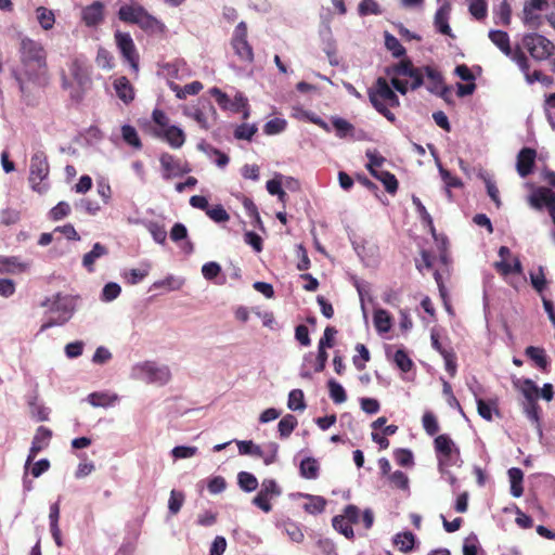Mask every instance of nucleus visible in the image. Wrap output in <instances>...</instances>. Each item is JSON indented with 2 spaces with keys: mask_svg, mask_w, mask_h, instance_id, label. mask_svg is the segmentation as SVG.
<instances>
[{
  "mask_svg": "<svg viewBox=\"0 0 555 555\" xmlns=\"http://www.w3.org/2000/svg\"><path fill=\"white\" fill-rule=\"evenodd\" d=\"M114 38L124 60L129 63L134 73H138L140 56L130 34L117 30Z\"/></svg>",
  "mask_w": 555,
  "mask_h": 555,
  "instance_id": "obj_9",
  "label": "nucleus"
},
{
  "mask_svg": "<svg viewBox=\"0 0 555 555\" xmlns=\"http://www.w3.org/2000/svg\"><path fill=\"white\" fill-rule=\"evenodd\" d=\"M114 89L116 91L117 96L125 104H129L133 101L134 89L127 77L121 76V77L115 79Z\"/></svg>",
  "mask_w": 555,
  "mask_h": 555,
  "instance_id": "obj_27",
  "label": "nucleus"
},
{
  "mask_svg": "<svg viewBox=\"0 0 555 555\" xmlns=\"http://www.w3.org/2000/svg\"><path fill=\"white\" fill-rule=\"evenodd\" d=\"M333 528L343 534L348 540L354 539V531L352 529L351 524L346 519L345 516L336 515L332 519Z\"/></svg>",
  "mask_w": 555,
  "mask_h": 555,
  "instance_id": "obj_35",
  "label": "nucleus"
},
{
  "mask_svg": "<svg viewBox=\"0 0 555 555\" xmlns=\"http://www.w3.org/2000/svg\"><path fill=\"white\" fill-rule=\"evenodd\" d=\"M415 537L411 531L397 533L393 538V544L403 553L411 552L414 547Z\"/></svg>",
  "mask_w": 555,
  "mask_h": 555,
  "instance_id": "obj_36",
  "label": "nucleus"
},
{
  "mask_svg": "<svg viewBox=\"0 0 555 555\" xmlns=\"http://www.w3.org/2000/svg\"><path fill=\"white\" fill-rule=\"evenodd\" d=\"M106 254H107V248L104 245H102L101 243H95L93 245L92 249L83 256V258H82L83 267L89 272H93V270H94L93 264H94L95 260Z\"/></svg>",
  "mask_w": 555,
  "mask_h": 555,
  "instance_id": "obj_30",
  "label": "nucleus"
},
{
  "mask_svg": "<svg viewBox=\"0 0 555 555\" xmlns=\"http://www.w3.org/2000/svg\"><path fill=\"white\" fill-rule=\"evenodd\" d=\"M49 175V163L43 153L39 152L33 155L30 159V172L29 182L35 191L41 193L43 188L41 186L42 181Z\"/></svg>",
  "mask_w": 555,
  "mask_h": 555,
  "instance_id": "obj_11",
  "label": "nucleus"
},
{
  "mask_svg": "<svg viewBox=\"0 0 555 555\" xmlns=\"http://www.w3.org/2000/svg\"><path fill=\"white\" fill-rule=\"evenodd\" d=\"M199 104H202L201 107H193L190 112H185V115L193 118L202 129L207 131L211 127L209 119L216 121L218 114L210 101L199 100Z\"/></svg>",
  "mask_w": 555,
  "mask_h": 555,
  "instance_id": "obj_14",
  "label": "nucleus"
},
{
  "mask_svg": "<svg viewBox=\"0 0 555 555\" xmlns=\"http://www.w3.org/2000/svg\"><path fill=\"white\" fill-rule=\"evenodd\" d=\"M389 481L391 486L397 489L406 490L409 488V478L401 470H396L392 474H390Z\"/></svg>",
  "mask_w": 555,
  "mask_h": 555,
  "instance_id": "obj_63",
  "label": "nucleus"
},
{
  "mask_svg": "<svg viewBox=\"0 0 555 555\" xmlns=\"http://www.w3.org/2000/svg\"><path fill=\"white\" fill-rule=\"evenodd\" d=\"M372 176L384 184L385 190L388 193L395 194L397 192L398 180L393 173L386 170H378L377 172H375V175Z\"/></svg>",
  "mask_w": 555,
  "mask_h": 555,
  "instance_id": "obj_37",
  "label": "nucleus"
},
{
  "mask_svg": "<svg viewBox=\"0 0 555 555\" xmlns=\"http://www.w3.org/2000/svg\"><path fill=\"white\" fill-rule=\"evenodd\" d=\"M356 350L359 356H354L352 362L358 371H362L365 369V363L371 359L370 351L363 344H358Z\"/></svg>",
  "mask_w": 555,
  "mask_h": 555,
  "instance_id": "obj_50",
  "label": "nucleus"
},
{
  "mask_svg": "<svg viewBox=\"0 0 555 555\" xmlns=\"http://www.w3.org/2000/svg\"><path fill=\"white\" fill-rule=\"evenodd\" d=\"M28 268L29 264L17 256H0V274H20Z\"/></svg>",
  "mask_w": 555,
  "mask_h": 555,
  "instance_id": "obj_22",
  "label": "nucleus"
},
{
  "mask_svg": "<svg viewBox=\"0 0 555 555\" xmlns=\"http://www.w3.org/2000/svg\"><path fill=\"white\" fill-rule=\"evenodd\" d=\"M369 100L372 106L390 122L396 121L391 107H398L400 100L384 77H378L374 85L367 90Z\"/></svg>",
  "mask_w": 555,
  "mask_h": 555,
  "instance_id": "obj_2",
  "label": "nucleus"
},
{
  "mask_svg": "<svg viewBox=\"0 0 555 555\" xmlns=\"http://www.w3.org/2000/svg\"><path fill=\"white\" fill-rule=\"evenodd\" d=\"M237 483L243 491L253 492L258 487L257 478L248 472H241L237 475Z\"/></svg>",
  "mask_w": 555,
  "mask_h": 555,
  "instance_id": "obj_41",
  "label": "nucleus"
},
{
  "mask_svg": "<svg viewBox=\"0 0 555 555\" xmlns=\"http://www.w3.org/2000/svg\"><path fill=\"white\" fill-rule=\"evenodd\" d=\"M287 406L292 411H302L306 409L305 396L301 389H293L289 392Z\"/></svg>",
  "mask_w": 555,
  "mask_h": 555,
  "instance_id": "obj_43",
  "label": "nucleus"
},
{
  "mask_svg": "<svg viewBox=\"0 0 555 555\" xmlns=\"http://www.w3.org/2000/svg\"><path fill=\"white\" fill-rule=\"evenodd\" d=\"M37 18L41 27L46 30L51 29L55 23L53 12L44 7H39L37 9Z\"/></svg>",
  "mask_w": 555,
  "mask_h": 555,
  "instance_id": "obj_48",
  "label": "nucleus"
},
{
  "mask_svg": "<svg viewBox=\"0 0 555 555\" xmlns=\"http://www.w3.org/2000/svg\"><path fill=\"white\" fill-rule=\"evenodd\" d=\"M257 131L258 128L255 124L243 122L234 129V138L250 141Z\"/></svg>",
  "mask_w": 555,
  "mask_h": 555,
  "instance_id": "obj_45",
  "label": "nucleus"
},
{
  "mask_svg": "<svg viewBox=\"0 0 555 555\" xmlns=\"http://www.w3.org/2000/svg\"><path fill=\"white\" fill-rule=\"evenodd\" d=\"M302 496L309 500V502L304 505L305 512L311 515H318L324 512L327 504L326 499L312 494H302Z\"/></svg>",
  "mask_w": 555,
  "mask_h": 555,
  "instance_id": "obj_31",
  "label": "nucleus"
},
{
  "mask_svg": "<svg viewBox=\"0 0 555 555\" xmlns=\"http://www.w3.org/2000/svg\"><path fill=\"white\" fill-rule=\"evenodd\" d=\"M359 14L362 16L382 13L379 4L375 0H361L358 7Z\"/></svg>",
  "mask_w": 555,
  "mask_h": 555,
  "instance_id": "obj_55",
  "label": "nucleus"
},
{
  "mask_svg": "<svg viewBox=\"0 0 555 555\" xmlns=\"http://www.w3.org/2000/svg\"><path fill=\"white\" fill-rule=\"evenodd\" d=\"M431 346L444 360L446 371L451 377H454L457 371L456 354L452 348H444L439 341L438 334H431Z\"/></svg>",
  "mask_w": 555,
  "mask_h": 555,
  "instance_id": "obj_17",
  "label": "nucleus"
},
{
  "mask_svg": "<svg viewBox=\"0 0 555 555\" xmlns=\"http://www.w3.org/2000/svg\"><path fill=\"white\" fill-rule=\"evenodd\" d=\"M297 425V418L293 414H286L278 424L280 437L288 438Z\"/></svg>",
  "mask_w": 555,
  "mask_h": 555,
  "instance_id": "obj_39",
  "label": "nucleus"
},
{
  "mask_svg": "<svg viewBox=\"0 0 555 555\" xmlns=\"http://www.w3.org/2000/svg\"><path fill=\"white\" fill-rule=\"evenodd\" d=\"M526 356L531 359L538 367L545 371L548 365V360L543 348L529 346L525 350Z\"/></svg>",
  "mask_w": 555,
  "mask_h": 555,
  "instance_id": "obj_33",
  "label": "nucleus"
},
{
  "mask_svg": "<svg viewBox=\"0 0 555 555\" xmlns=\"http://www.w3.org/2000/svg\"><path fill=\"white\" fill-rule=\"evenodd\" d=\"M52 436V430L46 426H39L36 429V433L31 441V447L29 449V453L25 463L26 468L34 462L39 452L49 447Z\"/></svg>",
  "mask_w": 555,
  "mask_h": 555,
  "instance_id": "obj_15",
  "label": "nucleus"
},
{
  "mask_svg": "<svg viewBox=\"0 0 555 555\" xmlns=\"http://www.w3.org/2000/svg\"><path fill=\"white\" fill-rule=\"evenodd\" d=\"M477 411L478 414L488 422H491L493 420V412L499 414L495 401H486L481 398H477Z\"/></svg>",
  "mask_w": 555,
  "mask_h": 555,
  "instance_id": "obj_38",
  "label": "nucleus"
},
{
  "mask_svg": "<svg viewBox=\"0 0 555 555\" xmlns=\"http://www.w3.org/2000/svg\"><path fill=\"white\" fill-rule=\"evenodd\" d=\"M388 76H402L411 79V90H416L424 83L425 70L424 67H415L410 59H403L399 63L393 64L386 68Z\"/></svg>",
  "mask_w": 555,
  "mask_h": 555,
  "instance_id": "obj_6",
  "label": "nucleus"
},
{
  "mask_svg": "<svg viewBox=\"0 0 555 555\" xmlns=\"http://www.w3.org/2000/svg\"><path fill=\"white\" fill-rule=\"evenodd\" d=\"M327 388L330 391V397L334 403L340 404L347 400V395L344 387L335 379H330L327 382Z\"/></svg>",
  "mask_w": 555,
  "mask_h": 555,
  "instance_id": "obj_42",
  "label": "nucleus"
},
{
  "mask_svg": "<svg viewBox=\"0 0 555 555\" xmlns=\"http://www.w3.org/2000/svg\"><path fill=\"white\" fill-rule=\"evenodd\" d=\"M155 135L166 140L172 149H180L185 142L183 130L177 126H169L164 130H157Z\"/></svg>",
  "mask_w": 555,
  "mask_h": 555,
  "instance_id": "obj_23",
  "label": "nucleus"
},
{
  "mask_svg": "<svg viewBox=\"0 0 555 555\" xmlns=\"http://www.w3.org/2000/svg\"><path fill=\"white\" fill-rule=\"evenodd\" d=\"M41 306L48 307L51 312H62V315H60L56 320L51 319L48 322L43 323L40 328L41 332L55 325H63L72 317V309L66 304H63L61 301L60 294L54 295L52 299L47 298L44 301L41 302Z\"/></svg>",
  "mask_w": 555,
  "mask_h": 555,
  "instance_id": "obj_12",
  "label": "nucleus"
},
{
  "mask_svg": "<svg viewBox=\"0 0 555 555\" xmlns=\"http://www.w3.org/2000/svg\"><path fill=\"white\" fill-rule=\"evenodd\" d=\"M117 400V396H111L103 392H93L89 395V402L93 406H108Z\"/></svg>",
  "mask_w": 555,
  "mask_h": 555,
  "instance_id": "obj_51",
  "label": "nucleus"
},
{
  "mask_svg": "<svg viewBox=\"0 0 555 555\" xmlns=\"http://www.w3.org/2000/svg\"><path fill=\"white\" fill-rule=\"evenodd\" d=\"M337 334V330L333 326H326L323 336L319 340L318 349L332 348L334 346V338Z\"/></svg>",
  "mask_w": 555,
  "mask_h": 555,
  "instance_id": "obj_62",
  "label": "nucleus"
},
{
  "mask_svg": "<svg viewBox=\"0 0 555 555\" xmlns=\"http://www.w3.org/2000/svg\"><path fill=\"white\" fill-rule=\"evenodd\" d=\"M160 167L163 169V178L170 180L173 177H180L192 171L188 162H182L180 158L164 152L159 156Z\"/></svg>",
  "mask_w": 555,
  "mask_h": 555,
  "instance_id": "obj_10",
  "label": "nucleus"
},
{
  "mask_svg": "<svg viewBox=\"0 0 555 555\" xmlns=\"http://www.w3.org/2000/svg\"><path fill=\"white\" fill-rule=\"evenodd\" d=\"M231 46L242 61L248 63L254 61L253 48L247 41V24L245 22H240L236 25L231 39Z\"/></svg>",
  "mask_w": 555,
  "mask_h": 555,
  "instance_id": "obj_8",
  "label": "nucleus"
},
{
  "mask_svg": "<svg viewBox=\"0 0 555 555\" xmlns=\"http://www.w3.org/2000/svg\"><path fill=\"white\" fill-rule=\"evenodd\" d=\"M286 128V121L281 118H274L266 122L263 131L268 135L278 134L284 131Z\"/></svg>",
  "mask_w": 555,
  "mask_h": 555,
  "instance_id": "obj_58",
  "label": "nucleus"
},
{
  "mask_svg": "<svg viewBox=\"0 0 555 555\" xmlns=\"http://www.w3.org/2000/svg\"><path fill=\"white\" fill-rule=\"evenodd\" d=\"M18 54L21 68L13 70V76L18 83L22 96L28 100L30 90L27 82L37 86H44L48 82L47 52L40 42L23 38L20 42Z\"/></svg>",
  "mask_w": 555,
  "mask_h": 555,
  "instance_id": "obj_1",
  "label": "nucleus"
},
{
  "mask_svg": "<svg viewBox=\"0 0 555 555\" xmlns=\"http://www.w3.org/2000/svg\"><path fill=\"white\" fill-rule=\"evenodd\" d=\"M69 73L79 87L78 91L70 92V98L76 102H81L85 91L91 86L89 68L83 61L75 59L69 64Z\"/></svg>",
  "mask_w": 555,
  "mask_h": 555,
  "instance_id": "obj_7",
  "label": "nucleus"
},
{
  "mask_svg": "<svg viewBox=\"0 0 555 555\" xmlns=\"http://www.w3.org/2000/svg\"><path fill=\"white\" fill-rule=\"evenodd\" d=\"M374 326L379 333H387L392 325V318L390 313L384 309H375L373 314Z\"/></svg>",
  "mask_w": 555,
  "mask_h": 555,
  "instance_id": "obj_29",
  "label": "nucleus"
},
{
  "mask_svg": "<svg viewBox=\"0 0 555 555\" xmlns=\"http://www.w3.org/2000/svg\"><path fill=\"white\" fill-rule=\"evenodd\" d=\"M526 65H527V69H520V70L524 74L528 83H533L535 81H539L546 87H548L553 83V78L548 75L543 74L541 70H533L532 73H530V63H529L528 59H527Z\"/></svg>",
  "mask_w": 555,
  "mask_h": 555,
  "instance_id": "obj_34",
  "label": "nucleus"
},
{
  "mask_svg": "<svg viewBox=\"0 0 555 555\" xmlns=\"http://www.w3.org/2000/svg\"><path fill=\"white\" fill-rule=\"evenodd\" d=\"M522 48L537 61L548 60L555 52V44L546 37L531 33L522 37Z\"/></svg>",
  "mask_w": 555,
  "mask_h": 555,
  "instance_id": "obj_3",
  "label": "nucleus"
},
{
  "mask_svg": "<svg viewBox=\"0 0 555 555\" xmlns=\"http://www.w3.org/2000/svg\"><path fill=\"white\" fill-rule=\"evenodd\" d=\"M423 428L428 436H435L438 434L440 427L437 417L433 412H425L422 417Z\"/></svg>",
  "mask_w": 555,
  "mask_h": 555,
  "instance_id": "obj_49",
  "label": "nucleus"
},
{
  "mask_svg": "<svg viewBox=\"0 0 555 555\" xmlns=\"http://www.w3.org/2000/svg\"><path fill=\"white\" fill-rule=\"evenodd\" d=\"M366 157L369 158L366 168L371 175H375V172H377L379 170V167H382V165L384 164L385 157L372 151L366 152Z\"/></svg>",
  "mask_w": 555,
  "mask_h": 555,
  "instance_id": "obj_57",
  "label": "nucleus"
},
{
  "mask_svg": "<svg viewBox=\"0 0 555 555\" xmlns=\"http://www.w3.org/2000/svg\"><path fill=\"white\" fill-rule=\"evenodd\" d=\"M521 390H522V393H524L525 398L529 402L537 401V399L539 397V393H540L539 387L531 379H525L524 380Z\"/></svg>",
  "mask_w": 555,
  "mask_h": 555,
  "instance_id": "obj_56",
  "label": "nucleus"
},
{
  "mask_svg": "<svg viewBox=\"0 0 555 555\" xmlns=\"http://www.w3.org/2000/svg\"><path fill=\"white\" fill-rule=\"evenodd\" d=\"M105 5L101 1H94L81 10V21L87 27H96L103 23Z\"/></svg>",
  "mask_w": 555,
  "mask_h": 555,
  "instance_id": "obj_16",
  "label": "nucleus"
},
{
  "mask_svg": "<svg viewBox=\"0 0 555 555\" xmlns=\"http://www.w3.org/2000/svg\"><path fill=\"white\" fill-rule=\"evenodd\" d=\"M29 412L31 417L38 422H44L49 420V412L47 408L37 402V398H33L29 402Z\"/></svg>",
  "mask_w": 555,
  "mask_h": 555,
  "instance_id": "obj_47",
  "label": "nucleus"
},
{
  "mask_svg": "<svg viewBox=\"0 0 555 555\" xmlns=\"http://www.w3.org/2000/svg\"><path fill=\"white\" fill-rule=\"evenodd\" d=\"M508 477L511 482V494L514 498H520L524 494V473L518 467H512L508 469Z\"/></svg>",
  "mask_w": 555,
  "mask_h": 555,
  "instance_id": "obj_28",
  "label": "nucleus"
},
{
  "mask_svg": "<svg viewBox=\"0 0 555 555\" xmlns=\"http://www.w3.org/2000/svg\"><path fill=\"white\" fill-rule=\"evenodd\" d=\"M236 443L240 454L261 457L266 465L273 464L278 459L279 446L276 443L270 444V452L268 453H264L260 446L255 444L251 440H242Z\"/></svg>",
  "mask_w": 555,
  "mask_h": 555,
  "instance_id": "obj_13",
  "label": "nucleus"
},
{
  "mask_svg": "<svg viewBox=\"0 0 555 555\" xmlns=\"http://www.w3.org/2000/svg\"><path fill=\"white\" fill-rule=\"evenodd\" d=\"M451 11V5L449 2H444L436 12L434 24L437 30L446 36L454 37L452 34V29L449 25V15Z\"/></svg>",
  "mask_w": 555,
  "mask_h": 555,
  "instance_id": "obj_24",
  "label": "nucleus"
},
{
  "mask_svg": "<svg viewBox=\"0 0 555 555\" xmlns=\"http://www.w3.org/2000/svg\"><path fill=\"white\" fill-rule=\"evenodd\" d=\"M547 7L546 0H529L524 5V23L531 27L537 28L540 25V15L534 11H542Z\"/></svg>",
  "mask_w": 555,
  "mask_h": 555,
  "instance_id": "obj_20",
  "label": "nucleus"
},
{
  "mask_svg": "<svg viewBox=\"0 0 555 555\" xmlns=\"http://www.w3.org/2000/svg\"><path fill=\"white\" fill-rule=\"evenodd\" d=\"M434 448L440 468L456 465L460 461V449L449 435H438L434 440Z\"/></svg>",
  "mask_w": 555,
  "mask_h": 555,
  "instance_id": "obj_4",
  "label": "nucleus"
},
{
  "mask_svg": "<svg viewBox=\"0 0 555 555\" xmlns=\"http://www.w3.org/2000/svg\"><path fill=\"white\" fill-rule=\"evenodd\" d=\"M468 11L476 20H485L488 13L486 0H469Z\"/></svg>",
  "mask_w": 555,
  "mask_h": 555,
  "instance_id": "obj_46",
  "label": "nucleus"
},
{
  "mask_svg": "<svg viewBox=\"0 0 555 555\" xmlns=\"http://www.w3.org/2000/svg\"><path fill=\"white\" fill-rule=\"evenodd\" d=\"M385 47L396 59L402 57L406 53V50L401 42L393 35L387 31L385 33Z\"/></svg>",
  "mask_w": 555,
  "mask_h": 555,
  "instance_id": "obj_40",
  "label": "nucleus"
},
{
  "mask_svg": "<svg viewBox=\"0 0 555 555\" xmlns=\"http://www.w3.org/2000/svg\"><path fill=\"white\" fill-rule=\"evenodd\" d=\"M301 477L306 479H315L319 476L320 465L313 457H306L300 462L299 466Z\"/></svg>",
  "mask_w": 555,
  "mask_h": 555,
  "instance_id": "obj_32",
  "label": "nucleus"
},
{
  "mask_svg": "<svg viewBox=\"0 0 555 555\" xmlns=\"http://www.w3.org/2000/svg\"><path fill=\"white\" fill-rule=\"evenodd\" d=\"M393 360H395L397 366L402 372L406 373V372L411 371V369L413 366V361L411 360L409 354L403 349H398L396 351Z\"/></svg>",
  "mask_w": 555,
  "mask_h": 555,
  "instance_id": "obj_54",
  "label": "nucleus"
},
{
  "mask_svg": "<svg viewBox=\"0 0 555 555\" xmlns=\"http://www.w3.org/2000/svg\"><path fill=\"white\" fill-rule=\"evenodd\" d=\"M206 214L215 222H227L230 219L229 214L227 212L222 205L209 207Z\"/></svg>",
  "mask_w": 555,
  "mask_h": 555,
  "instance_id": "obj_60",
  "label": "nucleus"
},
{
  "mask_svg": "<svg viewBox=\"0 0 555 555\" xmlns=\"http://www.w3.org/2000/svg\"><path fill=\"white\" fill-rule=\"evenodd\" d=\"M425 75L427 77L426 88L429 92L444 96L449 91L443 82V77L436 68L431 66H424Z\"/></svg>",
  "mask_w": 555,
  "mask_h": 555,
  "instance_id": "obj_19",
  "label": "nucleus"
},
{
  "mask_svg": "<svg viewBox=\"0 0 555 555\" xmlns=\"http://www.w3.org/2000/svg\"><path fill=\"white\" fill-rule=\"evenodd\" d=\"M537 152L531 147H524L517 155L516 168L521 178L528 177L533 171Z\"/></svg>",
  "mask_w": 555,
  "mask_h": 555,
  "instance_id": "obj_18",
  "label": "nucleus"
},
{
  "mask_svg": "<svg viewBox=\"0 0 555 555\" xmlns=\"http://www.w3.org/2000/svg\"><path fill=\"white\" fill-rule=\"evenodd\" d=\"M121 135L126 143L131 145L132 147L140 150L142 147V142L138 135V132L134 127L130 125H125L121 127Z\"/></svg>",
  "mask_w": 555,
  "mask_h": 555,
  "instance_id": "obj_44",
  "label": "nucleus"
},
{
  "mask_svg": "<svg viewBox=\"0 0 555 555\" xmlns=\"http://www.w3.org/2000/svg\"><path fill=\"white\" fill-rule=\"evenodd\" d=\"M489 39L495 44L502 53L508 56L512 61H514L519 69H527V55L521 49V47L517 46L515 49L511 47L509 36L506 31L503 30H490Z\"/></svg>",
  "mask_w": 555,
  "mask_h": 555,
  "instance_id": "obj_5",
  "label": "nucleus"
},
{
  "mask_svg": "<svg viewBox=\"0 0 555 555\" xmlns=\"http://www.w3.org/2000/svg\"><path fill=\"white\" fill-rule=\"evenodd\" d=\"M332 125L335 128L337 135L340 138L346 137L353 130V126L346 119L336 117L332 120Z\"/></svg>",
  "mask_w": 555,
  "mask_h": 555,
  "instance_id": "obj_64",
  "label": "nucleus"
},
{
  "mask_svg": "<svg viewBox=\"0 0 555 555\" xmlns=\"http://www.w3.org/2000/svg\"><path fill=\"white\" fill-rule=\"evenodd\" d=\"M70 212V206L66 202H60L56 206H54L50 212V219L53 221H59L65 217H67Z\"/></svg>",
  "mask_w": 555,
  "mask_h": 555,
  "instance_id": "obj_59",
  "label": "nucleus"
},
{
  "mask_svg": "<svg viewBox=\"0 0 555 555\" xmlns=\"http://www.w3.org/2000/svg\"><path fill=\"white\" fill-rule=\"evenodd\" d=\"M138 26L150 35H164L166 33L165 24L151 15L146 10L139 20Z\"/></svg>",
  "mask_w": 555,
  "mask_h": 555,
  "instance_id": "obj_25",
  "label": "nucleus"
},
{
  "mask_svg": "<svg viewBox=\"0 0 555 555\" xmlns=\"http://www.w3.org/2000/svg\"><path fill=\"white\" fill-rule=\"evenodd\" d=\"M412 201L422 221L430 229L431 232H434V221L430 214L427 211L426 207L422 204L418 197L413 196Z\"/></svg>",
  "mask_w": 555,
  "mask_h": 555,
  "instance_id": "obj_53",
  "label": "nucleus"
},
{
  "mask_svg": "<svg viewBox=\"0 0 555 555\" xmlns=\"http://www.w3.org/2000/svg\"><path fill=\"white\" fill-rule=\"evenodd\" d=\"M144 11L145 9L137 3L124 4L118 10V18L124 23L138 25Z\"/></svg>",
  "mask_w": 555,
  "mask_h": 555,
  "instance_id": "obj_26",
  "label": "nucleus"
},
{
  "mask_svg": "<svg viewBox=\"0 0 555 555\" xmlns=\"http://www.w3.org/2000/svg\"><path fill=\"white\" fill-rule=\"evenodd\" d=\"M140 370L150 383L166 384L170 379V371L167 366H157L153 362H145Z\"/></svg>",
  "mask_w": 555,
  "mask_h": 555,
  "instance_id": "obj_21",
  "label": "nucleus"
},
{
  "mask_svg": "<svg viewBox=\"0 0 555 555\" xmlns=\"http://www.w3.org/2000/svg\"><path fill=\"white\" fill-rule=\"evenodd\" d=\"M439 172L447 186L448 195H451V188H461L463 185L460 178L453 176L449 170L444 169L442 166L439 167Z\"/></svg>",
  "mask_w": 555,
  "mask_h": 555,
  "instance_id": "obj_52",
  "label": "nucleus"
},
{
  "mask_svg": "<svg viewBox=\"0 0 555 555\" xmlns=\"http://www.w3.org/2000/svg\"><path fill=\"white\" fill-rule=\"evenodd\" d=\"M183 502H184L183 493L172 490L170 493L169 502H168L169 512L172 515L178 514L183 505Z\"/></svg>",
  "mask_w": 555,
  "mask_h": 555,
  "instance_id": "obj_61",
  "label": "nucleus"
}]
</instances>
